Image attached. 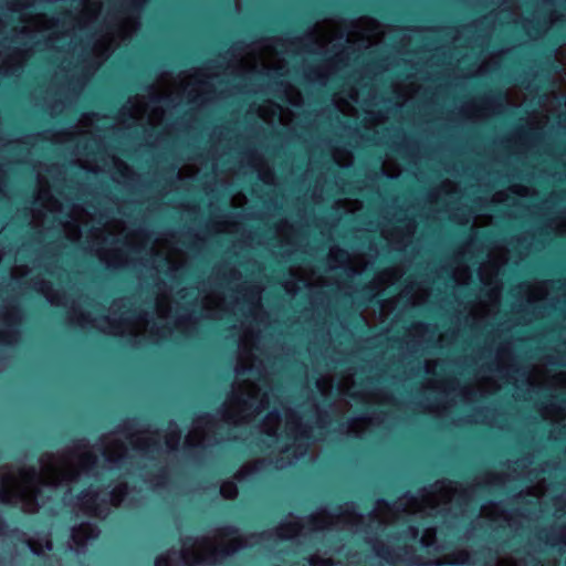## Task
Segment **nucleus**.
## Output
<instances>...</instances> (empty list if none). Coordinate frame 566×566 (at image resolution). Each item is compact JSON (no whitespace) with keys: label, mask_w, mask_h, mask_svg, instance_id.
<instances>
[{"label":"nucleus","mask_w":566,"mask_h":566,"mask_svg":"<svg viewBox=\"0 0 566 566\" xmlns=\"http://www.w3.org/2000/svg\"><path fill=\"white\" fill-rule=\"evenodd\" d=\"M126 454L122 446L105 450L102 459H97L86 448L63 458L48 455L41 461V470L35 469L9 471L2 475L0 499L3 502L19 505L23 511L33 513L44 505L46 500L57 496L71 481L82 474H90L94 467L113 469Z\"/></svg>","instance_id":"f257e3e1"},{"label":"nucleus","mask_w":566,"mask_h":566,"mask_svg":"<svg viewBox=\"0 0 566 566\" xmlns=\"http://www.w3.org/2000/svg\"><path fill=\"white\" fill-rule=\"evenodd\" d=\"M244 545L237 530L227 528L222 532L218 543L212 544L206 539L186 541L182 548V558L185 562L191 559L193 563H201L208 558V555L227 556L235 553Z\"/></svg>","instance_id":"f03ea898"},{"label":"nucleus","mask_w":566,"mask_h":566,"mask_svg":"<svg viewBox=\"0 0 566 566\" xmlns=\"http://www.w3.org/2000/svg\"><path fill=\"white\" fill-rule=\"evenodd\" d=\"M282 423L281 416L276 411L270 412L263 422V431L270 437H276L277 439L283 438V432L279 433V427ZM284 434L289 439H298V422L293 413H285L284 416Z\"/></svg>","instance_id":"7ed1b4c3"},{"label":"nucleus","mask_w":566,"mask_h":566,"mask_svg":"<svg viewBox=\"0 0 566 566\" xmlns=\"http://www.w3.org/2000/svg\"><path fill=\"white\" fill-rule=\"evenodd\" d=\"M305 523L307 527L313 531L325 528V525H319L315 522L314 517L302 520L296 516H287L274 532L277 538L287 539L293 538L304 532Z\"/></svg>","instance_id":"20e7f679"},{"label":"nucleus","mask_w":566,"mask_h":566,"mask_svg":"<svg viewBox=\"0 0 566 566\" xmlns=\"http://www.w3.org/2000/svg\"><path fill=\"white\" fill-rule=\"evenodd\" d=\"M269 403V392L263 390L260 385L252 386L245 391L241 392L238 400V407L242 411H260Z\"/></svg>","instance_id":"39448f33"},{"label":"nucleus","mask_w":566,"mask_h":566,"mask_svg":"<svg viewBox=\"0 0 566 566\" xmlns=\"http://www.w3.org/2000/svg\"><path fill=\"white\" fill-rule=\"evenodd\" d=\"M97 536L98 531L94 525L90 523H83L72 530V543L70 544V548L75 552H80L86 542L96 538Z\"/></svg>","instance_id":"423d86ee"},{"label":"nucleus","mask_w":566,"mask_h":566,"mask_svg":"<svg viewBox=\"0 0 566 566\" xmlns=\"http://www.w3.org/2000/svg\"><path fill=\"white\" fill-rule=\"evenodd\" d=\"M98 496H99V494L96 492H87L81 496V499H80L81 505L84 506V509H85V511H87V513L93 514V515L102 514V512L99 511L98 505H97Z\"/></svg>","instance_id":"0eeeda50"},{"label":"nucleus","mask_w":566,"mask_h":566,"mask_svg":"<svg viewBox=\"0 0 566 566\" xmlns=\"http://www.w3.org/2000/svg\"><path fill=\"white\" fill-rule=\"evenodd\" d=\"M220 492L222 496L232 499L237 495V486L233 482H224L220 488Z\"/></svg>","instance_id":"6e6552de"},{"label":"nucleus","mask_w":566,"mask_h":566,"mask_svg":"<svg viewBox=\"0 0 566 566\" xmlns=\"http://www.w3.org/2000/svg\"><path fill=\"white\" fill-rule=\"evenodd\" d=\"M180 441V432L172 429L171 433L166 439V447L168 450H174Z\"/></svg>","instance_id":"1a4fd4ad"},{"label":"nucleus","mask_w":566,"mask_h":566,"mask_svg":"<svg viewBox=\"0 0 566 566\" xmlns=\"http://www.w3.org/2000/svg\"><path fill=\"white\" fill-rule=\"evenodd\" d=\"M126 490H127L126 485H120L116 490H114V492H112L111 500H112L113 504H119L122 502V499L119 495L126 493Z\"/></svg>","instance_id":"9d476101"},{"label":"nucleus","mask_w":566,"mask_h":566,"mask_svg":"<svg viewBox=\"0 0 566 566\" xmlns=\"http://www.w3.org/2000/svg\"><path fill=\"white\" fill-rule=\"evenodd\" d=\"M311 566H338L332 563L329 559L321 558L318 556H314L310 559Z\"/></svg>","instance_id":"9b49d317"},{"label":"nucleus","mask_w":566,"mask_h":566,"mask_svg":"<svg viewBox=\"0 0 566 566\" xmlns=\"http://www.w3.org/2000/svg\"><path fill=\"white\" fill-rule=\"evenodd\" d=\"M186 443L190 447L198 446L201 443L200 440H195L191 434H189L186 439Z\"/></svg>","instance_id":"f8f14e48"},{"label":"nucleus","mask_w":566,"mask_h":566,"mask_svg":"<svg viewBox=\"0 0 566 566\" xmlns=\"http://www.w3.org/2000/svg\"><path fill=\"white\" fill-rule=\"evenodd\" d=\"M244 418H245L244 416H240V415H238V416H233V417H231V420H232L233 422H240V421H243V420H244Z\"/></svg>","instance_id":"ddd939ff"},{"label":"nucleus","mask_w":566,"mask_h":566,"mask_svg":"<svg viewBox=\"0 0 566 566\" xmlns=\"http://www.w3.org/2000/svg\"><path fill=\"white\" fill-rule=\"evenodd\" d=\"M45 549H48V551H51V549H52V544H51V542H50V541H48V539L45 541Z\"/></svg>","instance_id":"4468645a"},{"label":"nucleus","mask_w":566,"mask_h":566,"mask_svg":"<svg viewBox=\"0 0 566 566\" xmlns=\"http://www.w3.org/2000/svg\"><path fill=\"white\" fill-rule=\"evenodd\" d=\"M30 548L34 554H40L42 552L41 549L35 548L33 545H30Z\"/></svg>","instance_id":"2eb2a0df"},{"label":"nucleus","mask_w":566,"mask_h":566,"mask_svg":"<svg viewBox=\"0 0 566 566\" xmlns=\"http://www.w3.org/2000/svg\"><path fill=\"white\" fill-rule=\"evenodd\" d=\"M282 449L287 450V446L286 444L282 446Z\"/></svg>","instance_id":"dca6fc26"}]
</instances>
